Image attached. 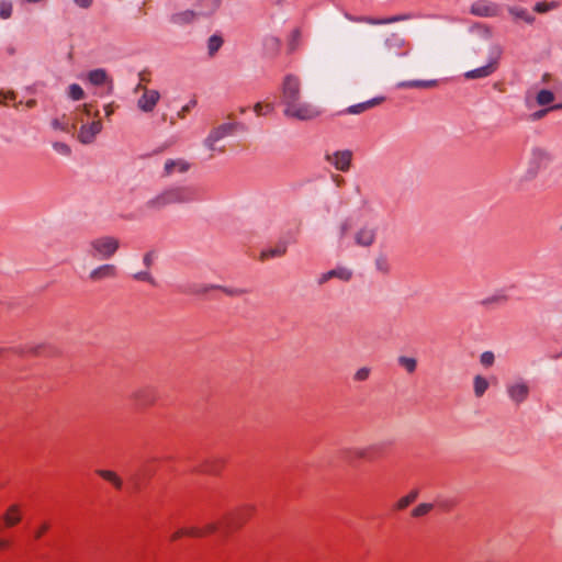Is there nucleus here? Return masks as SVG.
<instances>
[{"mask_svg":"<svg viewBox=\"0 0 562 562\" xmlns=\"http://www.w3.org/2000/svg\"><path fill=\"white\" fill-rule=\"evenodd\" d=\"M552 160L551 154L541 147H533L530 153L528 168L525 179L531 180L536 178L540 170L546 169Z\"/></svg>","mask_w":562,"mask_h":562,"instance_id":"4","label":"nucleus"},{"mask_svg":"<svg viewBox=\"0 0 562 562\" xmlns=\"http://www.w3.org/2000/svg\"><path fill=\"white\" fill-rule=\"evenodd\" d=\"M83 112L86 115H90V109H89V104H83Z\"/></svg>","mask_w":562,"mask_h":562,"instance_id":"64","label":"nucleus"},{"mask_svg":"<svg viewBox=\"0 0 562 562\" xmlns=\"http://www.w3.org/2000/svg\"><path fill=\"white\" fill-rule=\"evenodd\" d=\"M98 473L104 480L113 483L116 488H121L122 480L114 472H111V471H108V470H100V471H98Z\"/></svg>","mask_w":562,"mask_h":562,"instance_id":"34","label":"nucleus"},{"mask_svg":"<svg viewBox=\"0 0 562 562\" xmlns=\"http://www.w3.org/2000/svg\"><path fill=\"white\" fill-rule=\"evenodd\" d=\"M196 13L192 10H186L171 14L170 22L177 25H186L193 22Z\"/></svg>","mask_w":562,"mask_h":562,"instance_id":"20","label":"nucleus"},{"mask_svg":"<svg viewBox=\"0 0 562 562\" xmlns=\"http://www.w3.org/2000/svg\"><path fill=\"white\" fill-rule=\"evenodd\" d=\"M196 105V100L192 99L190 100L186 105L182 106V109L179 111L178 115L180 117H184L187 113L191 111L192 108Z\"/></svg>","mask_w":562,"mask_h":562,"instance_id":"53","label":"nucleus"},{"mask_svg":"<svg viewBox=\"0 0 562 562\" xmlns=\"http://www.w3.org/2000/svg\"><path fill=\"white\" fill-rule=\"evenodd\" d=\"M370 375V369L367 367L360 368L356 374L355 380L357 381H366Z\"/></svg>","mask_w":562,"mask_h":562,"instance_id":"49","label":"nucleus"},{"mask_svg":"<svg viewBox=\"0 0 562 562\" xmlns=\"http://www.w3.org/2000/svg\"><path fill=\"white\" fill-rule=\"evenodd\" d=\"M218 142V139L210 132L207 137L204 139L203 144L206 148L210 150H215V143Z\"/></svg>","mask_w":562,"mask_h":562,"instance_id":"50","label":"nucleus"},{"mask_svg":"<svg viewBox=\"0 0 562 562\" xmlns=\"http://www.w3.org/2000/svg\"><path fill=\"white\" fill-rule=\"evenodd\" d=\"M133 279L137 281L148 282L151 285H157L156 280L153 278L149 271H138L133 274Z\"/></svg>","mask_w":562,"mask_h":562,"instance_id":"42","label":"nucleus"},{"mask_svg":"<svg viewBox=\"0 0 562 562\" xmlns=\"http://www.w3.org/2000/svg\"><path fill=\"white\" fill-rule=\"evenodd\" d=\"M120 248V241L112 236H103L90 241L89 255L99 260L112 258Z\"/></svg>","mask_w":562,"mask_h":562,"instance_id":"3","label":"nucleus"},{"mask_svg":"<svg viewBox=\"0 0 562 562\" xmlns=\"http://www.w3.org/2000/svg\"><path fill=\"white\" fill-rule=\"evenodd\" d=\"M68 97L74 101H79L85 98V91L78 83H71L68 87Z\"/></svg>","mask_w":562,"mask_h":562,"instance_id":"33","label":"nucleus"},{"mask_svg":"<svg viewBox=\"0 0 562 562\" xmlns=\"http://www.w3.org/2000/svg\"><path fill=\"white\" fill-rule=\"evenodd\" d=\"M286 252V245L284 243L278 244L276 247L266 249L261 252V258H276L281 257Z\"/></svg>","mask_w":562,"mask_h":562,"instance_id":"25","label":"nucleus"},{"mask_svg":"<svg viewBox=\"0 0 562 562\" xmlns=\"http://www.w3.org/2000/svg\"><path fill=\"white\" fill-rule=\"evenodd\" d=\"M470 13L476 16H495L497 14V4L487 1H475L471 4Z\"/></svg>","mask_w":562,"mask_h":562,"instance_id":"12","label":"nucleus"},{"mask_svg":"<svg viewBox=\"0 0 562 562\" xmlns=\"http://www.w3.org/2000/svg\"><path fill=\"white\" fill-rule=\"evenodd\" d=\"M347 18L351 21H364L369 24H372V25H381L383 24V21L382 19H376V18H371V16H368V18H362V19H353L349 15H347Z\"/></svg>","mask_w":562,"mask_h":562,"instance_id":"51","label":"nucleus"},{"mask_svg":"<svg viewBox=\"0 0 562 562\" xmlns=\"http://www.w3.org/2000/svg\"><path fill=\"white\" fill-rule=\"evenodd\" d=\"M551 110H552V109H551V106H550V108H547V109L538 110V111H536V112H533V113L531 114V119H532L533 121L540 120V119H542V117H543V116H544L549 111H551Z\"/></svg>","mask_w":562,"mask_h":562,"instance_id":"57","label":"nucleus"},{"mask_svg":"<svg viewBox=\"0 0 562 562\" xmlns=\"http://www.w3.org/2000/svg\"><path fill=\"white\" fill-rule=\"evenodd\" d=\"M346 458H351V454H355L356 458H364L366 457V452L364 451H345L344 452Z\"/></svg>","mask_w":562,"mask_h":562,"instance_id":"62","label":"nucleus"},{"mask_svg":"<svg viewBox=\"0 0 562 562\" xmlns=\"http://www.w3.org/2000/svg\"><path fill=\"white\" fill-rule=\"evenodd\" d=\"M217 525H209L205 529H200V528H191L189 530V535L192 536V537H200V536H203L204 533L206 532H213L217 529Z\"/></svg>","mask_w":562,"mask_h":562,"instance_id":"44","label":"nucleus"},{"mask_svg":"<svg viewBox=\"0 0 562 562\" xmlns=\"http://www.w3.org/2000/svg\"><path fill=\"white\" fill-rule=\"evenodd\" d=\"M116 276V267L114 265L105 263L90 272L89 278L93 281H99L108 278H114Z\"/></svg>","mask_w":562,"mask_h":562,"instance_id":"16","label":"nucleus"},{"mask_svg":"<svg viewBox=\"0 0 562 562\" xmlns=\"http://www.w3.org/2000/svg\"><path fill=\"white\" fill-rule=\"evenodd\" d=\"M508 12L514 19L522 20L530 25L536 21V18L521 7H509Z\"/></svg>","mask_w":562,"mask_h":562,"instance_id":"22","label":"nucleus"},{"mask_svg":"<svg viewBox=\"0 0 562 562\" xmlns=\"http://www.w3.org/2000/svg\"><path fill=\"white\" fill-rule=\"evenodd\" d=\"M262 109H263V105L260 102L256 103L254 106V110L257 113V115H262V114H267V113L271 112L273 110V106L271 104H267L265 112H262Z\"/></svg>","mask_w":562,"mask_h":562,"instance_id":"56","label":"nucleus"},{"mask_svg":"<svg viewBox=\"0 0 562 562\" xmlns=\"http://www.w3.org/2000/svg\"><path fill=\"white\" fill-rule=\"evenodd\" d=\"M101 131V121H93L91 124H82L78 134V139L81 144H91Z\"/></svg>","mask_w":562,"mask_h":562,"instance_id":"11","label":"nucleus"},{"mask_svg":"<svg viewBox=\"0 0 562 562\" xmlns=\"http://www.w3.org/2000/svg\"><path fill=\"white\" fill-rule=\"evenodd\" d=\"M374 265H375V268L378 271H380L384 274L389 273L390 265H389L387 258L384 255H380L379 257H376Z\"/></svg>","mask_w":562,"mask_h":562,"instance_id":"37","label":"nucleus"},{"mask_svg":"<svg viewBox=\"0 0 562 562\" xmlns=\"http://www.w3.org/2000/svg\"><path fill=\"white\" fill-rule=\"evenodd\" d=\"M224 41L221 35L213 34L207 40V53L210 56H214L222 47Z\"/></svg>","mask_w":562,"mask_h":562,"instance_id":"26","label":"nucleus"},{"mask_svg":"<svg viewBox=\"0 0 562 562\" xmlns=\"http://www.w3.org/2000/svg\"><path fill=\"white\" fill-rule=\"evenodd\" d=\"M200 190L194 186H170L147 200L142 209L147 212H160L172 204H186L201 200Z\"/></svg>","mask_w":562,"mask_h":562,"instance_id":"2","label":"nucleus"},{"mask_svg":"<svg viewBox=\"0 0 562 562\" xmlns=\"http://www.w3.org/2000/svg\"><path fill=\"white\" fill-rule=\"evenodd\" d=\"M12 15L11 2L2 1L0 3V16L2 19H9Z\"/></svg>","mask_w":562,"mask_h":562,"instance_id":"46","label":"nucleus"},{"mask_svg":"<svg viewBox=\"0 0 562 562\" xmlns=\"http://www.w3.org/2000/svg\"><path fill=\"white\" fill-rule=\"evenodd\" d=\"M231 125H232L233 133L235 131H241V132L247 131V126L241 122H234V123H231Z\"/></svg>","mask_w":562,"mask_h":562,"instance_id":"61","label":"nucleus"},{"mask_svg":"<svg viewBox=\"0 0 562 562\" xmlns=\"http://www.w3.org/2000/svg\"><path fill=\"white\" fill-rule=\"evenodd\" d=\"M502 54V49L499 46H494L492 49V56L490 58V61L479 68L469 70L464 74V77L469 80L473 79H480V78H486L495 72L497 69L498 58Z\"/></svg>","mask_w":562,"mask_h":562,"instance_id":"5","label":"nucleus"},{"mask_svg":"<svg viewBox=\"0 0 562 562\" xmlns=\"http://www.w3.org/2000/svg\"><path fill=\"white\" fill-rule=\"evenodd\" d=\"M218 461H206L203 464H201V471L209 472V473H215L217 471Z\"/></svg>","mask_w":562,"mask_h":562,"instance_id":"47","label":"nucleus"},{"mask_svg":"<svg viewBox=\"0 0 562 562\" xmlns=\"http://www.w3.org/2000/svg\"><path fill=\"white\" fill-rule=\"evenodd\" d=\"M88 81L95 87L109 85L108 93L113 92V79L108 75L104 68H95L88 72Z\"/></svg>","mask_w":562,"mask_h":562,"instance_id":"10","label":"nucleus"},{"mask_svg":"<svg viewBox=\"0 0 562 562\" xmlns=\"http://www.w3.org/2000/svg\"><path fill=\"white\" fill-rule=\"evenodd\" d=\"M215 290H220L228 296H239V295H243V294H246L249 292V290H247V289L231 288V286H224V285H218V284H215Z\"/></svg>","mask_w":562,"mask_h":562,"instance_id":"32","label":"nucleus"},{"mask_svg":"<svg viewBox=\"0 0 562 562\" xmlns=\"http://www.w3.org/2000/svg\"><path fill=\"white\" fill-rule=\"evenodd\" d=\"M432 507L434 505L431 503H422L413 509L412 515L413 517H422L428 514Z\"/></svg>","mask_w":562,"mask_h":562,"instance_id":"38","label":"nucleus"},{"mask_svg":"<svg viewBox=\"0 0 562 562\" xmlns=\"http://www.w3.org/2000/svg\"><path fill=\"white\" fill-rule=\"evenodd\" d=\"M375 235V229L362 227L356 233L355 241L359 246L369 247L374 243Z\"/></svg>","mask_w":562,"mask_h":562,"instance_id":"18","label":"nucleus"},{"mask_svg":"<svg viewBox=\"0 0 562 562\" xmlns=\"http://www.w3.org/2000/svg\"><path fill=\"white\" fill-rule=\"evenodd\" d=\"M352 276H353V272L351 269H349L347 267L338 266L327 272L322 273L317 280V283L319 285H323L327 281H329L330 279H334V278L339 279L340 281H344V282H348L351 280Z\"/></svg>","mask_w":562,"mask_h":562,"instance_id":"9","label":"nucleus"},{"mask_svg":"<svg viewBox=\"0 0 562 562\" xmlns=\"http://www.w3.org/2000/svg\"><path fill=\"white\" fill-rule=\"evenodd\" d=\"M300 38H301V31L299 29H294L291 33V36H290V40L288 43V48H289L290 53H292L296 49Z\"/></svg>","mask_w":562,"mask_h":562,"instance_id":"41","label":"nucleus"},{"mask_svg":"<svg viewBox=\"0 0 562 562\" xmlns=\"http://www.w3.org/2000/svg\"><path fill=\"white\" fill-rule=\"evenodd\" d=\"M507 300L508 297L504 293H496L492 296L481 300L479 304L487 308H495L504 305L507 302Z\"/></svg>","mask_w":562,"mask_h":562,"instance_id":"21","label":"nucleus"},{"mask_svg":"<svg viewBox=\"0 0 562 562\" xmlns=\"http://www.w3.org/2000/svg\"><path fill=\"white\" fill-rule=\"evenodd\" d=\"M366 111V106L363 102L350 105L346 109V112L349 114H360Z\"/></svg>","mask_w":562,"mask_h":562,"instance_id":"48","label":"nucleus"},{"mask_svg":"<svg viewBox=\"0 0 562 562\" xmlns=\"http://www.w3.org/2000/svg\"><path fill=\"white\" fill-rule=\"evenodd\" d=\"M239 520H240V514H238V515L236 514V515L227 518V520L225 522L226 527H233V526L237 525Z\"/></svg>","mask_w":562,"mask_h":562,"instance_id":"59","label":"nucleus"},{"mask_svg":"<svg viewBox=\"0 0 562 562\" xmlns=\"http://www.w3.org/2000/svg\"><path fill=\"white\" fill-rule=\"evenodd\" d=\"M412 18H413V14L403 13V14H396V15L383 18L382 21H383V24H391V23H395V22L411 20Z\"/></svg>","mask_w":562,"mask_h":562,"instance_id":"43","label":"nucleus"},{"mask_svg":"<svg viewBox=\"0 0 562 562\" xmlns=\"http://www.w3.org/2000/svg\"><path fill=\"white\" fill-rule=\"evenodd\" d=\"M469 31L471 33H477L481 37L485 38V40H488L491 38L492 36V30L490 26H487L486 24H483V23H480V22H475L473 23Z\"/></svg>","mask_w":562,"mask_h":562,"instance_id":"27","label":"nucleus"},{"mask_svg":"<svg viewBox=\"0 0 562 562\" xmlns=\"http://www.w3.org/2000/svg\"><path fill=\"white\" fill-rule=\"evenodd\" d=\"M135 398L139 404H149L154 401V395L149 390H142L135 393Z\"/></svg>","mask_w":562,"mask_h":562,"instance_id":"35","label":"nucleus"},{"mask_svg":"<svg viewBox=\"0 0 562 562\" xmlns=\"http://www.w3.org/2000/svg\"><path fill=\"white\" fill-rule=\"evenodd\" d=\"M355 221L351 216L346 217L339 226V238L342 239L353 226Z\"/></svg>","mask_w":562,"mask_h":562,"instance_id":"39","label":"nucleus"},{"mask_svg":"<svg viewBox=\"0 0 562 562\" xmlns=\"http://www.w3.org/2000/svg\"><path fill=\"white\" fill-rule=\"evenodd\" d=\"M488 389V381L482 375H475L473 380V390L476 397H482Z\"/></svg>","mask_w":562,"mask_h":562,"instance_id":"24","label":"nucleus"},{"mask_svg":"<svg viewBox=\"0 0 562 562\" xmlns=\"http://www.w3.org/2000/svg\"><path fill=\"white\" fill-rule=\"evenodd\" d=\"M179 290L184 294L205 295L211 290H215V284L190 283L180 286Z\"/></svg>","mask_w":562,"mask_h":562,"instance_id":"17","label":"nucleus"},{"mask_svg":"<svg viewBox=\"0 0 562 562\" xmlns=\"http://www.w3.org/2000/svg\"><path fill=\"white\" fill-rule=\"evenodd\" d=\"M211 133L221 140L222 138L229 136L233 134L232 125L231 123H223L218 125L217 127L213 128Z\"/></svg>","mask_w":562,"mask_h":562,"instance_id":"28","label":"nucleus"},{"mask_svg":"<svg viewBox=\"0 0 562 562\" xmlns=\"http://www.w3.org/2000/svg\"><path fill=\"white\" fill-rule=\"evenodd\" d=\"M325 158L337 170L347 172L351 166L352 151L349 149L337 150L331 155L327 154Z\"/></svg>","mask_w":562,"mask_h":562,"instance_id":"8","label":"nucleus"},{"mask_svg":"<svg viewBox=\"0 0 562 562\" xmlns=\"http://www.w3.org/2000/svg\"><path fill=\"white\" fill-rule=\"evenodd\" d=\"M53 148L57 153H59L60 155H64V156H69L71 154V149H70L69 145H67L66 143H63V142L53 143Z\"/></svg>","mask_w":562,"mask_h":562,"instance_id":"45","label":"nucleus"},{"mask_svg":"<svg viewBox=\"0 0 562 562\" xmlns=\"http://www.w3.org/2000/svg\"><path fill=\"white\" fill-rule=\"evenodd\" d=\"M50 125L54 130H60L63 132H69L68 125L60 122L59 119H53Z\"/></svg>","mask_w":562,"mask_h":562,"instance_id":"55","label":"nucleus"},{"mask_svg":"<svg viewBox=\"0 0 562 562\" xmlns=\"http://www.w3.org/2000/svg\"><path fill=\"white\" fill-rule=\"evenodd\" d=\"M262 45L265 54L269 57H274L279 54L281 41L277 36L268 35L263 38Z\"/></svg>","mask_w":562,"mask_h":562,"instance_id":"19","label":"nucleus"},{"mask_svg":"<svg viewBox=\"0 0 562 562\" xmlns=\"http://www.w3.org/2000/svg\"><path fill=\"white\" fill-rule=\"evenodd\" d=\"M191 165L184 160V159H167L164 166V171L161 177L168 178L170 177L175 171H178L180 173H184L190 169Z\"/></svg>","mask_w":562,"mask_h":562,"instance_id":"14","label":"nucleus"},{"mask_svg":"<svg viewBox=\"0 0 562 562\" xmlns=\"http://www.w3.org/2000/svg\"><path fill=\"white\" fill-rule=\"evenodd\" d=\"M559 5H560V3L558 1H551V2L540 1V2L535 3L533 11L542 14V13H547L551 10L559 8Z\"/></svg>","mask_w":562,"mask_h":562,"instance_id":"30","label":"nucleus"},{"mask_svg":"<svg viewBox=\"0 0 562 562\" xmlns=\"http://www.w3.org/2000/svg\"><path fill=\"white\" fill-rule=\"evenodd\" d=\"M418 496V492L417 491H412L408 495L402 497L397 504H396V508L397 509H404L406 508L408 505H411Z\"/></svg>","mask_w":562,"mask_h":562,"instance_id":"36","label":"nucleus"},{"mask_svg":"<svg viewBox=\"0 0 562 562\" xmlns=\"http://www.w3.org/2000/svg\"><path fill=\"white\" fill-rule=\"evenodd\" d=\"M439 81L437 79H412V80H404L400 81L396 85V88L398 89H412V88H418V89H429L437 87Z\"/></svg>","mask_w":562,"mask_h":562,"instance_id":"15","label":"nucleus"},{"mask_svg":"<svg viewBox=\"0 0 562 562\" xmlns=\"http://www.w3.org/2000/svg\"><path fill=\"white\" fill-rule=\"evenodd\" d=\"M384 46L397 57H406L411 50L409 44L398 33L390 34L384 41Z\"/></svg>","mask_w":562,"mask_h":562,"instance_id":"6","label":"nucleus"},{"mask_svg":"<svg viewBox=\"0 0 562 562\" xmlns=\"http://www.w3.org/2000/svg\"><path fill=\"white\" fill-rule=\"evenodd\" d=\"M480 362L485 368L492 367L495 362L494 352L490 350L482 352L480 356Z\"/></svg>","mask_w":562,"mask_h":562,"instance_id":"40","label":"nucleus"},{"mask_svg":"<svg viewBox=\"0 0 562 562\" xmlns=\"http://www.w3.org/2000/svg\"><path fill=\"white\" fill-rule=\"evenodd\" d=\"M385 100L384 97H374L368 101H364L363 104L366 106V111L382 103Z\"/></svg>","mask_w":562,"mask_h":562,"instance_id":"52","label":"nucleus"},{"mask_svg":"<svg viewBox=\"0 0 562 562\" xmlns=\"http://www.w3.org/2000/svg\"><path fill=\"white\" fill-rule=\"evenodd\" d=\"M47 528L48 527L46 525H44L42 527V529L36 533V538H40L47 530Z\"/></svg>","mask_w":562,"mask_h":562,"instance_id":"63","label":"nucleus"},{"mask_svg":"<svg viewBox=\"0 0 562 562\" xmlns=\"http://www.w3.org/2000/svg\"><path fill=\"white\" fill-rule=\"evenodd\" d=\"M554 100V93L548 89H541L537 93V103L539 105H548Z\"/></svg>","mask_w":562,"mask_h":562,"instance_id":"31","label":"nucleus"},{"mask_svg":"<svg viewBox=\"0 0 562 562\" xmlns=\"http://www.w3.org/2000/svg\"><path fill=\"white\" fill-rule=\"evenodd\" d=\"M76 5L82 9H88L92 5L93 0H74Z\"/></svg>","mask_w":562,"mask_h":562,"instance_id":"60","label":"nucleus"},{"mask_svg":"<svg viewBox=\"0 0 562 562\" xmlns=\"http://www.w3.org/2000/svg\"><path fill=\"white\" fill-rule=\"evenodd\" d=\"M159 99H160V93L157 90H147L146 89L145 92L138 99L137 105L143 112L148 113L155 109Z\"/></svg>","mask_w":562,"mask_h":562,"instance_id":"13","label":"nucleus"},{"mask_svg":"<svg viewBox=\"0 0 562 562\" xmlns=\"http://www.w3.org/2000/svg\"><path fill=\"white\" fill-rule=\"evenodd\" d=\"M155 251L154 250H150V251H147L144 257H143V263L144 266L149 269L154 262V258H155Z\"/></svg>","mask_w":562,"mask_h":562,"instance_id":"54","label":"nucleus"},{"mask_svg":"<svg viewBox=\"0 0 562 562\" xmlns=\"http://www.w3.org/2000/svg\"><path fill=\"white\" fill-rule=\"evenodd\" d=\"M46 351L50 352V348H48L44 345H38L36 347L30 348V352H32L34 355H42V353H45Z\"/></svg>","mask_w":562,"mask_h":562,"instance_id":"58","label":"nucleus"},{"mask_svg":"<svg viewBox=\"0 0 562 562\" xmlns=\"http://www.w3.org/2000/svg\"><path fill=\"white\" fill-rule=\"evenodd\" d=\"M506 393L513 403L520 405L528 398L530 387L527 382L519 379L516 382L508 383L506 385Z\"/></svg>","mask_w":562,"mask_h":562,"instance_id":"7","label":"nucleus"},{"mask_svg":"<svg viewBox=\"0 0 562 562\" xmlns=\"http://www.w3.org/2000/svg\"><path fill=\"white\" fill-rule=\"evenodd\" d=\"M20 519L21 516L19 514L16 506H12L3 516L2 521H0V528L14 526L20 521Z\"/></svg>","mask_w":562,"mask_h":562,"instance_id":"23","label":"nucleus"},{"mask_svg":"<svg viewBox=\"0 0 562 562\" xmlns=\"http://www.w3.org/2000/svg\"><path fill=\"white\" fill-rule=\"evenodd\" d=\"M281 102L285 105L284 115L300 121L315 119L319 113L310 103L301 102V81L295 75L288 74L281 87Z\"/></svg>","mask_w":562,"mask_h":562,"instance_id":"1","label":"nucleus"},{"mask_svg":"<svg viewBox=\"0 0 562 562\" xmlns=\"http://www.w3.org/2000/svg\"><path fill=\"white\" fill-rule=\"evenodd\" d=\"M397 362L401 367H403L408 373L415 372L417 368V360L412 357L400 356L397 358Z\"/></svg>","mask_w":562,"mask_h":562,"instance_id":"29","label":"nucleus"}]
</instances>
